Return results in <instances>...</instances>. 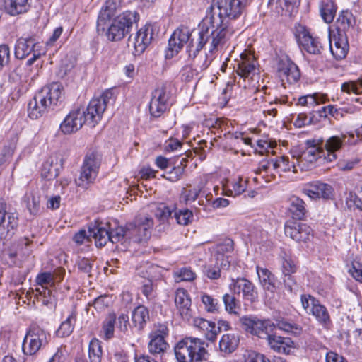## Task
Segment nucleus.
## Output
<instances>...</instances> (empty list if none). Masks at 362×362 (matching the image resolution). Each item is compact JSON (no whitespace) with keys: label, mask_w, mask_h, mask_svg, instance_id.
Here are the masks:
<instances>
[{"label":"nucleus","mask_w":362,"mask_h":362,"mask_svg":"<svg viewBox=\"0 0 362 362\" xmlns=\"http://www.w3.org/2000/svg\"><path fill=\"white\" fill-rule=\"evenodd\" d=\"M223 301L225 305L226 310L230 314H234L235 315H240V303L235 297L229 293H226L223 296Z\"/></svg>","instance_id":"45"},{"label":"nucleus","mask_w":362,"mask_h":362,"mask_svg":"<svg viewBox=\"0 0 362 362\" xmlns=\"http://www.w3.org/2000/svg\"><path fill=\"white\" fill-rule=\"evenodd\" d=\"M260 284L264 289L274 293L276 291V278L272 272L266 268L259 266L256 267Z\"/></svg>","instance_id":"33"},{"label":"nucleus","mask_w":362,"mask_h":362,"mask_svg":"<svg viewBox=\"0 0 362 362\" xmlns=\"http://www.w3.org/2000/svg\"><path fill=\"white\" fill-rule=\"evenodd\" d=\"M175 276L176 281H191L195 279L196 274L191 269L184 267L175 272Z\"/></svg>","instance_id":"56"},{"label":"nucleus","mask_w":362,"mask_h":362,"mask_svg":"<svg viewBox=\"0 0 362 362\" xmlns=\"http://www.w3.org/2000/svg\"><path fill=\"white\" fill-rule=\"evenodd\" d=\"M169 95L164 87H159L152 93V98L149 104V110L151 116L160 117L167 110Z\"/></svg>","instance_id":"19"},{"label":"nucleus","mask_w":362,"mask_h":362,"mask_svg":"<svg viewBox=\"0 0 362 362\" xmlns=\"http://www.w3.org/2000/svg\"><path fill=\"white\" fill-rule=\"evenodd\" d=\"M301 305L308 315H312L316 320L324 327H328L331 324L329 312L325 306L322 305L313 296L304 294L300 296Z\"/></svg>","instance_id":"9"},{"label":"nucleus","mask_w":362,"mask_h":362,"mask_svg":"<svg viewBox=\"0 0 362 362\" xmlns=\"http://www.w3.org/2000/svg\"><path fill=\"white\" fill-rule=\"evenodd\" d=\"M168 334V329L164 324H158L155 325L154 329L150 333L149 337H162L165 339Z\"/></svg>","instance_id":"63"},{"label":"nucleus","mask_w":362,"mask_h":362,"mask_svg":"<svg viewBox=\"0 0 362 362\" xmlns=\"http://www.w3.org/2000/svg\"><path fill=\"white\" fill-rule=\"evenodd\" d=\"M272 167L274 170L279 169L282 172H288L291 170L296 172V160L292 156V160L290 161L287 156H283L276 159H272Z\"/></svg>","instance_id":"40"},{"label":"nucleus","mask_w":362,"mask_h":362,"mask_svg":"<svg viewBox=\"0 0 362 362\" xmlns=\"http://www.w3.org/2000/svg\"><path fill=\"white\" fill-rule=\"evenodd\" d=\"M117 329L122 333H126L128 331V327L129 325V316L126 313H121L118 317H117Z\"/></svg>","instance_id":"62"},{"label":"nucleus","mask_w":362,"mask_h":362,"mask_svg":"<svg viewBox=\"0 0 362 362\" xmlns=\"http://www.w3.org/2000/svg\"><path fill=\"white\" fill-rule=\"evenodd\" d=\"M329 40V49L332 54L337 60H341L346 57L349 44L346 37L341 33L332 36L330 29L327 30Z\"/></svg>","instance_id":"21"},{"label":"nucleus","mask_w":362,"mask_h":362,"mask_svg":"<svg viewBox=\"0 0 362 362\" xmlns=\"http://www.w3.org/2000/svg\"><path fill=\"white\" fill-rule=\"evenodd\" d=\"M117 322V316L114 313L107 315L102 322L100 337L105 341H109L114 337L115 326Z\"/></svg>","instance_id":"34"},{"label":"nucleus","mask_w":362,"mask_h":362,"mask_svg":"<svg viewBox=\"0 0 362 362\" xmlns=\"http://www.w3.org/2000/svg\"><path fill=\"white\" fill-rule=\"evenodd\" d=\"M110 223H100L93 228H90L88 233L95 239L97 247H103L108 242H110Z\"/></svg>","instance_id":"27"},{"label":"nucleus","mask_w":362,"mask_h":362,"mask_svg":"<svg viewBox=\"0 0 362 362\" xmlns=\"http://www.w3.org/2000/svg\"><path fill=\"white\" fill-rule=\"evenodd\" d=\"M148 320V310L144 306H138L132 312V322L134 326L139 330L144 328V326Z\"/></svg>","instance_id":"38"},{"label":"nucleus","mask_w":362,"mask_h":362,"mask_svg":"<svg viewBox=\"0 0 362 362\" xmlns=\"http://www.w3.org/2000/svg\"><path fill=\"white\" fill-rule=\"evenodd\" d=\"M257 62L251 54H242L238 63V74L242 78L252 77L257 71Z\"/></svg>","instance_id":"26"},{"label":"nucleus","mask_w":362,"mask_h":362,"mask_svg":"<svg viewBox=\"0 0 362 362\" xmlns=\"http://www.w3.org/2000/svg\"><path fill=\"white\" fill-rule=\"evenodd\" d=\"M229 288L234 294L242 293L243 298L251 303L257 298V292L255 286L246 279H232Z\"/></svg>","instance_id":"20"},{"label":"nucleus","mask_w":362,"mask_h":362,"mask_svg":"<svg viewBox=\"0 0 362 362\" xmlns=\"http://www.w3.org/2000/svg\"><path fill=\"white\" fill-rule=\"evenodd\" d=\"M239 341V337L235 333L224 334L219 341V349L224 355H228L236 350Z\"/></svg>","instance_id":"30"},{"label":"nucleus","mask_w":362,"mask_h":362,"mask_svg":"<svg viewBox=\"0 0 362 362\" xmlns=\"http://www.w3.org/2000/svg\"><path fill=\"white\" fill-rule=\"evenodd\" d=\"M110 242L112 243H116L118 242H122L127 238V227L125 228L122 227L112 228L110 226Z\"/></svg>","instance_id":"55"},{"label":"nucleus","mask_w":362,"mask_h":362,"mask_svg":"<svg viewBox=\"0 0 362 362\" xmlns=\"http://www.w3.org/2000/svg\"><path fill=\"white\" fill-rule=\"evenodd\" d=\"M289 211L293 218L302 220L306 215L307 209L305 202L296 196H292L289 199Z\"/></svg>","instance_id":"35"},{"label":"nucleus","mask_w":362,"mask_h":362,"mask_svg":"<svg viewBox=\"0 0 362 362\" xmlns=\"http://www.w3.org/2000/svg\"><path fill=\"white\" fill-rule=\"evenodd\" d=\"M141 284V292L146 296V298L148 300L154 299L156 297V285L153 284V281L151 279H144Z\"/></svg>","instance_id":"52"},{"label":"nucleus","mask_w":362,"mask_h":362,"mask_svg":"<svg viewBox=\"0 0 362 362\" xmlns=\"http://www.w3.org/2000/svg\"><path fill=\"white\" fill-rule=\"evenodd\" d=\"M149 337L151 340L148 342V348L151 354L156 355L163 354L168 348V344L162 337Z\"/></svg>","instance_id":"43"},{"label":"nucleus","mask_w":362,"mask_h":362,"mask_svg":"<svg viewBox=\"0 0 362 362\" xmlns=\"http://www.w3.org/2000/svg\"><path fill=\"white\" fill-rule=\"evenodd\" d=\"M29 244L30 241L26 238L13 243L4 252V260L10 266L21 267L31 254Z\"/></svg>","instance_id":"11"},{"label":"nucleus","mask_w":362,"mask_h":362,"mask_svg":"<svg viewBox=\"0 0 362 362\" xmlns=\"http://www.w3.org/2000/svg\"><path fill=\"white\" fill-rule=\"evenodd\" d=\"M296 269V265L290 256L285 255L281 257V271L285 277L288 276L290 279L291 275L294 274Z\"/></svg>","instance_id":"48"},{"label":"nucleus","mask_w":362,"mask_h":362,"mask_svg":"<svg viewBox=\"0 0 362 362\" xmlns=\"http://www.w3.org/2000/svg\"><path fill=\"white\" fill-rule=\"evenodd\" d=\"M175 303L182 318L185 320H189L192 317V302L186 290L178 288L176 291Z\"/></svg>","instance_id":"24"},{"label":"nucleus","mask_w":362,"mask_h":362,"mask_svg":"<svg viewBox=\"0 0 362 362\" xmlns=\"http://www.w3.org/2000/svg\"><path fill=\"white\" fill-rule=\"evenodd\" d=\"M302 192L312 199H329L332 195V188L330 185L320 182L306 185Z\"/></svg>","instance_id":"22"},{"label":"nucleus","mask_w":362,"mask_h":362,"mask_svg":"<svg viewBox=\"0 0 362 362\" xmlns=\"http://www.w3.org/2000/svg\"><path fill=\"white\" fill-rule=\"evenodd\" d=\"M200 339L186 337L175 347V354L179 362H201L207 351Z\"/></svg>","instance_id":"3"},{"label":"nucleus","mask_w":362,"mask_h":362,"mask_svg":"<svg viewBox=\"0 0 362 362\" xmlns=\"http://www.w3.org/2000/svg\"><path fill=\"white\" fill-rule=\"evenodd\" d=\"M248 4V0H215L206 11L213 13L215 9L220 11L221 18L230 23V19L238 18Z\"/></svg>","instance_id":"7"},{"label":"nucleus","mask_w":362,"mask_h":362,"mask_svg":"<svg viewBox=\"0 0 362 362\" xmlns=\"http://www.w3.org/2000/svg\"><path fill=\"white\" fill-rule=\"evenodd\" d=\"M345 136H332L326 140L325 143V148L326 150L324 160L332 162L337 159L336 152L340 150L344 144Z\"/></svg>","instance_id":"29"},{"label":"nucleus","mask_w":362,"mask_h":362,"mask_svg":"<svg viewBox=\"0 0 362 362\" xmlns=\"http://www.w3.org/2000/svg\"><path fill=\"white\" fill-rule=\"evenodd\" d=\"M200 52L195 57H189L194 60V64L201 69H206L210 64V60L208 59L206 53L199 54Z\"/></svg>","instance_id":"61"},{"label":"nucleus","mask_w":362,"mask_h":362,"mask_svg":"<svg viewBox=\"0 0 362 362\" xmlns=\"http://www.w3.org/2000/svg\"><path fill=\"white\" fill-rule=\"evenodd\" d=\"M320 11L321 17L325 23H329L333 21L336 13V8L332 1L323 3Z\"/></svg>","instance_id":"47"},{"label":"nucleus","mask_w":362,"mask_h":362,"mask_svg":"<svg viewBox=\"0 0 362 362\" xmlns=\"http://www.w3.org/2000/svg\"><path fill=\"white\" fill-rule=\"evenodd\" d=\"M63 87L59 83H53L44 86L29 101L28 112L30 118L38 119L51 109L62 103Z\"/></svg>","instance_id":"2"},{"label":"nucleus","mask_w":362,"mask_h":362,"mask_svg":"<svg viewBox=\"0 0 362 362\" xmlns=\"http://www.w3.org/2000/svg\"><path fill=\"white\" fill-rule=\"evenodd\" d=\"M346 204L350 208L356 206L362 211V189L358 194L349 192L346 197Z\"/></svg>","instance_id":"58"},{"label":"nucleus","mask_w":362,"mask_h":362,"mask_svg":"<svg viewBox=\"0 0 362 362\" xmlns=\"http://www.w3.org/2000/svg\"><path fill=\"white\" fill-rule=\"evenodd\" d=\"M349 273L356 281L362 282V257H356L352 261Z\"/></svg>","instance_id":"54"},{"label":"nucleus","mask_w":362,"mask_h":362,"mask_svg":"<svg viewBox=\"0 0 362 362\" xmlns=\"http://www.w3.org/2000/svg\"><path fill=\"white\" fill-rule=\"evenodd\" d=\"M243 362H270L264 354L253 350H246L243 354Z\"/></svg>","instance_id":"51"},{"label":"nucleus","mask_w":362,"mask_h":362,"mask_svg":"<svg viewBox=\"0 0 362 362\" xmlns=\"http://www.w3.org/2000/svg\"><path fill=\"white\" fill-rule=\"evenodd\" d=\"M145 223L136 221V223H130L127 225V237L129 240L140 243L149 237V228L153 226V221L146 218Z\"/></svg>","instance_id":"17"},{"label":"nucleus","mask_w":362,"mask_h":362,"mask_svg":"<svg viewBox=\"0 0 362 362\" xmlns=\"http://www.w3.org/2000/svg\"><path fill=\"white\" fill-rule=\"evenodd\" d=\"M102 354L103 351L100 341L95 338L91 339L88 346L90 362H101Z\"/></svg>","instance_id":"44"},{"label":"nucleus","mask_w":362,"mask_h":362,"mask_svg":"<svg viewBox=\"0 0 362 362\" xmlns=\"http://www.w3.org/2000/svg\"><path fill=\"white\" fill-rule=\"evenodd\" d=\"M294 34L299 46L311 54H320L323 49L318 37H313L310 30L301 24L295 26Z\"/></svg>","instance_id":"12"},{"label":"nucleus","mask_w":362,"mask_h":362,"mask_svg":"<svg viewBox=\"0 0 362 362\" xmlns=\"http://www.w3.org/2000/svg\"><path fill=\"white\" fill-rule=\"evenodd\" d=\"M153 37V27L151 25L146 24L141 28L134 35L129 36L128 45L134 47V54H140L151 44Z\"/></svg>","instance_id":"13"},{"label":"nucleus","mask_w":362,"mask_h":362,"mask_svg":"<svg viewBox=\"0 0 362 362\" xmlns=\"http://www.w3.org/2000/svg\"><path fill=\"white\" fill-rule=\"evenodd\" d=\"M286 236L297 243H306L313 237L311 228L305 223L295 221H288L284 226Z\"/></svg>","instance_id":"15"},{"label":"nucleus","mask_w":362,"mask_h":362,"mask_svg":"<svg viewBox=\"0 0 362 362\" xmlns=\"http://www.w3.org/2000/svg\"><path fill=\"white\" fill-rule=\"evenodd\" d=\"M42 177L47 180H53L59 175V168L57 163H54L53 158L46 160L42 168Z\"/></svg>","instance_id":"42"},{"label":"nucleus","mask_w":362,"mask_h":362,"mask_svg":"<svg viewBox=\"0 0 362 362\" xmlns=\"http://www.w3.org/2000/svg\"><path fill=\"white\" fill-rule=\"evenodd\" d=\"M267 339L270 349L279 354H289L294 347L293 341L288 337L270 334Z\"/></svg>","instance_id":"25"},{"label":"nucleus","mask_w":362,"mask_h":362,"mask_svg":"<svg viewBox=\"0 0 362 362\" xmlns=\"http://www.w3.org/2000/svg\"><path fill=\"white\" fill-rule=\"evenodd\" d=\"M101 156L95 151L88 152L83 160L80 176L76 181L78 186L86 188L93 182L98 174Z\"/></svg>","instance_id":"8"},{"label":"nucleus","mask_w":362,"mask_h":362,"mask_svg":"<svg viewBox=\"0 0 362 362\" xmlns=\"http://www.w3.org/2000/svg\"><path fill=\"white\" fill-rule=\"evenodd\" d=\"M215 10L213 13L206 11V16L197 29L190 30L184 26L176 29L168 41L166 58H173L188 42L187 52L192 57L201 52L206 42L211 52L222 47L228 38L229 22L221 18L220 11Z\"/></svg>","instance_id":"1"},{"label":"nucleus","mask_w":362,"mask_h":362,"mask_svg":"<svg viewBox=\"0 0 362 362\" xmlns=\"http://www.w3.org/2000/svg\"><path fill=\"white\" fill-rule=\"evenodd\" d=\"M184 173V167L183 166H176L174 167L170 171L165 172L163 177L168 180L171 182H176L179 180Z\"/></svg>","instance_id":"59"},{"label":"nucleus","mask_w":362,"mask_h":362,"mask_svg":"<svg viewBox=\"0 0 362 362\" xmlns=\"http://www.w3.org/2000/svg\"><path fill=\"white\" fill-rule=\"evenodd\" d=\"M35 281L37 284L41 286V288H37L35 291L38 294L47 292L49 295L51 289L49 287L54 286L53 274L51 272H42L37 276Z\"/></svg>","instance_id":"36"},{"label":"nucleus","mask_w":362,"mask_h":362,"mask_svg":"<svg viewBox=\"0 0 362 362\" xmlns=\"http://www.w3.org/2000/svg\"><path fill=\"white\" fill-rule=\"evenodd\" d=\"M23 203L31 215L38 214L40 209V194L38 190L34 189L27 192L23 197Z\"/></svg>","instance_id":"32"},{"label":"nucleus","mask_w":362,"mask_h":362,"mask_svg":"<svg viewBox=\"0 0 362 362\" xmlns=\"http://www.w3.org/2000/svg\"><path fill=\"white\" fill-rule=\"evenodd\" d=\"M194 325L203 331L206 338L209 341H214L219 333V328L216 327V323L205 319L195 318Z\"/></svg>","instance_id":"31"},{"label":"nucleus","mask_w":362,"mask_h":362,"mask_svg":"<svg viewBox=\"0 0 362 362\" xmlns=\"http://www.w3.org/2000/svg\"><path fill=\"white\" fill-rule=\"evenodd\" d=\"M356 23V20L352 13L348 10L343 11L337 18L336 25L339 32H346L351 28H353Z\"/></svg>","instance_id":"39"},{"label":"nucleus","mask_w":362,"mask_h":362,"mask_svg":"<svg viewBox=\"0 0 362 362\" xmlns=\"http://www.w3.org/2000/svg\"><path fill=\"white\" fill-rule=\"evenodd\" d=\"M305 146V149L301 153L293 154V157L301 169L308 170L319 160H324L325 151L315 139L307 140Z\"/></svg>","instance_id":"6"},{"label":"nucleus","mask_w":362,"mask_h":362,"mask_svg":"<svg viewBox=\"0 0 362 362\" xmlns=\"http://www.w3.org/2000/svg\"><path fill=\"white\" fill-rule=\"evenodd\" d=\"M76 322V311H72L67 318L61 323L59 329L57 330V335L60 337L69 336L74 330Z\"/></svg>","instance_id":"41"},{"label":"nucleus","mask_w":362,"mask_h":362,"mask_svg":"<svg viewBox=\"0 0 362 362\" xmlns=\"http://www.w3.org/2000/svg\"><path fill=\"white\" fill-rule=\"evenodd\" d=\"M49 334L39 327H32L23 341V351L26 355L36 354L41 347L48 343Z\"/></svg>","instance_id":"10"},{"label":"nucleus","mask_w":362,"mask_h":362,"mask_svg":"<svg viewBox=\"0 0 362 362\" xmlns=\"http://www.w3.org/2000/svg\"><path fill=\"white\" fill-rule=\"evenodd\" d=\"M87 124L84 112L81 108L71 110L60 125V129L64 134H69L79 130L83 125Z\"/></svg>","instance_id":"18"},{"label":"nucleus","mask_w":362,"mask_h":362,"mask_svg":"<svg viewBox=\"0 0 362 362\" xmlns=\"http://www.w3.org/2000/svg\"><path fill=\"white\" fill-rule=\"evenodd\" d=\"M6 204L4 202H0V227L6 228L7 230V236L11 237L14 234V231L18 225V218L16 213H8L7 222L6 225L5 218L6 214Z\"/></svg>","instance_id":"28"},{"label":"nucleus","mask_w":362,"mask_h":362,"mask_svg":"<svg viewBox=\"0 0 362 362\" xmlns=\"http://www.w3.org/2000/svg\"><path fill=\"white\" fill-rule=\"evenodd\" d=\"M139 19L138 13L135 11H127L117 16L109 26L106 35L111 41L122 39L134 24Z\"/></svg>","instance_id":"5"},{"label":"nucleus","mask_w":362,"mask_h":362,"mask_svg":"<svg viewBox=\"0 0 362 362\" xmlns=\"http://www.w3.org/2000/svg\"><path fill=\"white\" fill-rule=\"evenodd\" d=\"M240 322L247 332L259 338L267 339V336L270 335L269 332L272 331L274 327V324L269 320H259L255 317H243Z\"/></svg>","instance_id":"14"},{"label":"nucleus","mask_w":362,"mask_h":362,"mask_svg":"<svg viewBox=\"0 0 362 362\" xmlns=\"http://www.w3.org/2000/svg\"><path fill=\"white\" fill-rule=\"evenodd\" d=\"M10 51L6 45H0V71L9 62Z\"/></svg>","instance_id":"64"},{"label":"nucleus","mask_w":362,"mask_h":362,"mask_svg":"<svg viewBox=\"0 0 362 362\" xmlns=\"http://www.w3.org/2000/svg\"><path fill=\"white\" fill-rule=\"evenodd\" d=\"M173 218H175L178 224L186 226L190 223L193 214L189 209L175 211L173 209Z\"/></svg>","instance_id":"50"},{"label":"nucleus","mask_w":362,"mask_h":362,"mask_svg":"<svg viewBox=\"0 0 362 362\" xmlns=\"http://www.w3.org/2000/svg\"><path fill=\"white\" fill-rule=\"evenodd\" d=\"M111 303V298L107 295L100 296L95 298L92 303H89V306H93L97 310L102 311L108 307Z\"/></svg>","instance_id":"57"},{"label":"nucleus","mask_w":362,"mask_h":362,"mask_svg":"<svg viewBox=\"0 0 362 362\" xmlns=\"http://www.w3.org/2000/svg\"><path fill=\"white\" fill-rule=\"evenodd\" d=\"M341 91L348 94L354 93L359 95L362 93V80L350 81L341 84Z\"/></svg>","instance_id":"49"},{"label":"nucleus","mask_w":362,"mask_h":362,"mask_svg":"<svg viewBox=\"0 0 362 362\" xmlns=\"http://www.w3.org/2000/svg\"><path fill=\"white\" fill-rule=\"evenodd\" d=\"M173 209L164 204H160L156 209L155 216L159 221L164 223L169 218H173Z\"/></svg>","instance_id":"53"},{"label":"nucleus","mask_w":362,"mask_h":362,"mask_svg":"<svg viewBox=\"0 0 362 362\" xmlns=\"http://www.w3.org/2000/svg\"><path fill=\"white\" fill-rule=\"evenodd\" d=\"M114 100L112 91L106 90L99 97L93 98L86 108L81 109L84 112L87 125L95 127L102 119L107 105Z\"/></svg>","instance_id":"4"},{"label":"nucleus","mask_w":362,"mask_h":362,"mask_svg":"<svg viewBox=\"0 0 362 362\" xmlns=\"http://www.w3.org/2000/svg\"><path fill=\"white\" fill-rule=\"evenodd\" d=\"M116 12L103 6L100 10L97 22L98 30L104 31L107 23L115 16Z\"/></svg>","instance_id":"46"},{"label":"nucleus","mask_w":362,"mask_h":362,"mask_svg":"<svg viewBox=\"0 0 362 362\" xmlns=\"http://www.w3.org/2000/svg\"><path fill=\"white\" fill-rule=\"evenodd\" d=\"M36 47H37V44L34 38L21 37L18 40L16 44L15 56L16 58L22 59L33 54V57L27 62L28 65H32L41 55V53L35 49Z\"/></svg>","instance_id":"16"},{"label":"nucleus","mask_w":362,"mask_h":362,"mask_svg":"<svg viewBox=\"0 0 362 362\" xmlns=\"http://www.w3.org/2000/svg\"><path fill=\"white\" fill-rule=\"evenodd\" d=\"M202 301L208 312L214 313L218 308V300L214 298L209 295L204 294L202 296Z\"/></svg>","instance_id":"60"},{"label":"nucleus","mask_w":362,"mask_h":362,"mask_svg":"<svg viewBox=\"0 0 362 362\" xmlns=\"http://www.w3.org/2000/svg\"><path fill=\"white\" fill-rule=\"evenodd\" d=\"M278 72L282 82L286 81L290 84L296 83L300 76L298 67L290 60L281 61L279 65Z\"/></svg>","instance_id":"23"},{"label":"nucleus","mask_w":362,"mask_h":362,"mask_svg":"<svg viewBox=\"0 0 362 362\" xmlns=\"http://www.w3.org/2000/svg\"><path fill=\"white\" fill-rule=\"evenodd\" d=\"M6 11L12 16H16L28 11V0H4Z\"/></svg>","instance_id":"37"}]
</instances>
